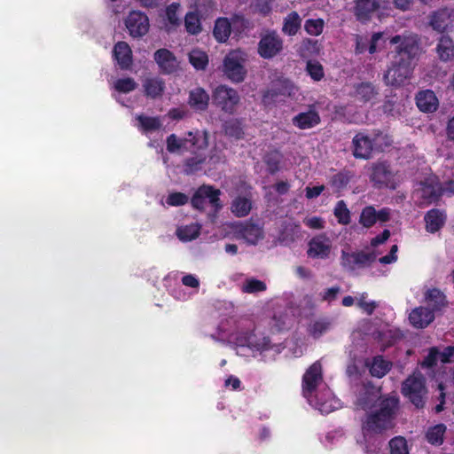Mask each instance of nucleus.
<instances>
[{
    "mask_svg": "<svg viewBox=\"0 0 454 454\" xmlns=\"http://www.w3.org/2000/svg\"><path fill=\"white\" fill-rule=\"evenodd\" d=\"M379 94L378 88L371 82H361L353 85V98L362 103H368Z\"/></svg>",
    "mask_w": 454,
    "mask_h": 454,
    "instance_id": "nucleus-22",
    "label": "nucleus"
},
{
    "mask_svg": "<svg viewBox=\"0 0 454 454\" xmlns=\"http://www.w3.org/2000/svg\"><path fill=\"white\" fill-rule=\"evenodd\" d=\"M392 143L391 137L380 130H374L372 136L361 131L352 139V154L356 159L369 160L374 152H384Z\"/></svg>",
    "mask_w": 454,
    "mask_h": 454,
    "instance_id": "nucleus-3",
    "label": "nucleus"
},
{
    "mask_svg": "<svg viewBox=\"0 0 454 454\" xmlns=\"http://www.w3.org/2000/svg\"><path fill=\"white\" fill-rule=\"evenodd\" d=\"M301 18L295 11L289 12L283 21L282 32L289 36L295 35L301 27Z\"/></svg>",
    "mask_w": 454,
    "mask_h": 454,
    "instance_id": "nucleus-32",
    "label": "nucleus"
},
{
    "mask_svg": "<svg viewBox=\"0 0 454 454\" xmlns=\"http://www.w3.org/2000/svg\"><path fill=\"white\" fill-rule=\"evenodd\" d=\"M185 31L192 35H197L202 31L200 17L198 12H188L184 17Z\"/></svg>",
    "mask_w": 454,
    "mask_h": 454,
    "instance_id": "nucleus-39",
    "label": "nucleus"
},
{
    "mask_svg": "<svg viewBox=\"0 0 454 454\" xmlns=\"http://www.w3.org/2000/svg\"><path fill=\"white\" fill-rule=\"evenodd\" d=\"M380 7V0H354L352 12L357 21L365 24L372 20Z\"/></svg>",
    "mask_w": 454,
    "mask_h": 454,
    "instance_id": "nucleus-17",
    "label": "nucleus"
},
{
    "mask_svg": "<svg viewBox=\"0 0 454 454\" xmlns=\"http://www.w3.org/2000/svg\"><path fill=\"white\" fill-rule=\"evenodd\" d=\"M153 59L159 66L161 73L169 74L176 70L177 61L172 51L161 48L154 52Z\"/></svg>",
    "mask_w": 454,
    "mask_h": 454,
    "instance_id": "nucleus-19",
    "label": "nucleus"
},
{
    "mask_svg": "<svg viewBox=\"0 0 454 454\" xmlns=\"http://www.w3.org/2000/svg\"><path fill=\"white\" fill-rule=\"evenodd\" d=\"M333 213L339 223L347 225L350 223V211L344 200H339L336 203Z\"/></svg>",
    "mask_w": 454,
    "mask_h": 454,
    "instance_id": "nucleus-48",
    "label": "nucleus"
},
{
    "mask_svg": "<svg viewBox=\"0 0 454 454\" xmlns=\"http://www.w3.org/2000/svg\"><path fill=\"white\" fill-rule=\"evenodd\" d=\"M370 180L378 189L395 188L394 174L387 161H377L372 165Z\"/></svg>",
    "mask_w": 454,
    "mask_h": 454,
    "instance_id": "nucleus-10",
    "label": "nucleus"
},
{
    "mask_svg": "<svg viewBox=\"0 0 454 454\" xmlns=\"http://www.w3.org/2000/svg\"><path fill=\"white\" fill-rule=\"evenodd\" d=\"M324 26L322 19H309L305 21L304 29L309 35L317 36L322 34Z\"/></svg>",
    "mask_w": 454,
    "mask_h": 454,
    "instance_id": "nucleus-51",
    "label": "nucleus"
},
{
    "mask_svg": "<svg viewBox=\"0 0 454 454\" xmlns=\"http://www.w3.org/2000/svg\"><path fill=\"white\" fill-rule=\"evenodd\" d=\"M424 220L427 231L435 233L443 227L446 216L440 209L433 208L426 213Z\"/></svg>",
    "mask_w": 454,
    "mask_h": 454,
    "instance_id": "nucleus-27",
    "label": "nucleus"
},
{
    "mask_svg": "<svg viewBox=\"0 0 454 454\" xmlns=\"http://www.w3.org/2000/svg\"><path fill=\"white\" fill-rule=\"evenodd\" d=\"M245 59L239 51L229 52L223 59V73L233 82H241L245 80L247 69L244 66Z\"/></svg>",
    "mask_w": 454,
    "mask_h": 454,
    "instance_id": "nucleus-8",
    "label": "nucleus"
},
{
    "mask_svg": "<svg viewBox=\"0 0 454 454\" xmlns=\"http://www.w3.org/2000/svg\"><path fill=\"white\" fill-rule=\"evenodd\" d=\"M231 33V23L228 18L221 17L216 19L213 29V35L218 43H225Z\"/></svg>",
    "mask_w": 454,
    "mask_h": 454,
    "instance_id": "nucleus-31",
    "label": "nucleus"
},
{
    "mask_svg": "<svg viewBox=\"0 0 454 454\" xmlns=\"http://www.w3.org/2000/svg\"><path fill=\"white\" fill-rule=\"evenodd\" d=\"M167 150L170 153L178 152H186V142L184 137H177L176 135L171 134L167 137L166 140Z\"/></svg>",
    "mask_w": 454,
    "mask_h": 454,
    "instance_id": "nucleus-45",
    "label": "nucleus"
},
{
    "mask_svg": "<svg viewBox=\"0 0 454 454\" xmlns=\"http://www.w3.org/2000/svg\"><path fill=\"white\" fill-rule=\"evenodd\" d=\"M430 26L439 33H443L451 24V12L448 8H442L430 15Z\"/></svg>",
    "mask_w": 454,
    "mask_h": 454,
    "instance_id": "nucleus-25",
    "label": "nucleus"
},
{
    "mask_svg": "<svg viewBox=\"0 0 454 454\" xmlns=\"http://www.w3.org/2000/svg\"><path fill=\"white\" fill-rule=\"evenodd\" d=\"M447 427L443 423H438L429 427L425 434V439L433 446H441L444 442Z\"/></svg>",
    "mask_w": 454,
    "mask_h": 454,
    "instance_id": "nucleus-29",
    "label": "nucleus"
},
{
    "mask_svg": "<svg viewBox=\"0 0 454 454\" xmlns=\"http://www.w3.org/2000/svg\"><path fill=\"white\" fill-rule=\"evenodd\" d=\"M182 284L185 286H189V287H192V288H198L200 286L199 279L192 274L184 276L182 278Z\"/></svg>",
    "mask_w": 454,
    "mask_h": 454,
    "instance_id": "nucleus-61",
    "label": "nucleus"
},
{
    "mask_svg": "<svg viewBox=\"0 0 454 454\" xmlns=\"http://www.w3.org/2000/svg\"><path fill=\"white\" fill-rule=\"evenodd\" d=\"M381 397L380 388L375 387L371 381H368L364 383L359 389L356 405L364 411L372 410L375 407L377 403H380Z\"/></svg>",
    "mask_w": 454,
    "mask_h": 454,
    "instance_id": "nucleus-13",
    "label": "nucleus"
},
{
    "mask_svg": "<svg viewBox=\"0 0 454 454\" xmlns=\"http://www.w3.org/2000/svg\"><path fill=\"white\" fill-rule=\"evenodd\" d=\"M250 345L260 352L272 351L273 355H278L285 348L282 343H272L269 337H262L250 342Z\"/></svg>",
    "mask_w": 454,
    "mask_h": 454,
    "instance_id": "nucleus-34",
    "label": "nucleus"
},
{
    "mask_svg": "<svg viewBox=\"0 0 454 454\" xmlns=\"http://www.w3.org/2000/svg\"><path fill=\"white\" fill-rule=\"evenodd\" d=\"M401 393L416 409H424L428 394L425 377L420 372L408 376L402 383Z\"/></svg>",
    "mask_w": 454,
    "mask_h": 454,
    "instance_id": "nucleus-4",
    "label": "nucleus"
},
{
    "mask_svg": "<svg viewBox=\"0 0 454 454\" xmlns=\"http://www.w3.org/2000/svg\"><path fill=\"white\" fill-rule=\"evenodd\" d=\"M390 237V231L385 229L380 234L375 236L371 239V246L373 247H378L380 244L386 242Z\"/></svg>",
    "mask_w": 454,
    "mask_h": 454,
    "instance_id": "nucleus-59",
    "label": "nucleus"
},
{
    "mask_svg": "<svg viewBox=\"0 0 454 454\" xmlns=\"http://www.w3.org/2000/svg\"><path fill=\"white\" fill-rule=\"evenodd\" d=\"M419 204L429 206L437 203L444 193L443 185L436 176L426 177L414 192Z\"/></svg>",
    "mask_w": 454,
    "mask_h": 454,
    "instance_id": "nucleus-6",
    "label": "nucleus"
},
{
    "mask_svg": "<svg viewBox=\"0 0 454 454\" xmlns=\"http://www.w3.org/2000/svg\"><path fill=\"white\" fill-rule=\"evenodd\" d=\"M425 301L432 307L431 310H441L448 303L445 294L438 288L428 289L425 293Z\"/></svg>",
    "mask_w": 454,
    "mask_h": 454,
    "instance_id": "nucleus-33",
    "label": "nucleus"
},
{
    "mask_svg": "<svg viewBox=\"0 0 454 454\" xmlns=\"http://www.w3.org/2000/svg\"><path fill=\"white\" fill-rule=\"evenodd\" d=\"M330 326L331 321L328 318H319L310 325L309 333L313 338L318 339L329 330Z\"/></svg>",
    "mask_w": 454,
    "mask_h": 454,
    "instance_id": "nucleus-46",
    "label": "nucleus"
},
{
    "mask_svg": "<svg viewBox=\"0 0 454 454\" xmlns=\"http://www.w3.org/2000/svg\"><path fill=\"white\" fill-rule=\"evenodd\" d=\"M307 254L312 259H327L332 249V241L325 234L313 237L308 244Z\"/></svg>",
    "mask_w": 454,
    "mask_h": 454,
    "instance_id": "nucleus-15",
    "label": "nucleus"
},
{
    "mask_svg": "<svg viewBox=\"0 0 454 454\" xmlns=\"http://www.w3.org/2000/svg\"><path fill=\"white\" fill-rule=\"evenodd\" d=\"M321 118L318 113L315 110L300 113L292 119L294 126L300 129H308L318 125Z\"/></svg>",
    "mask_w": 454,
    "mask_h": 454,
    "instance_id": "nucleus-26",
    "label": "nucleus"
},
{
    "mask_svg": "<svg viewBox=\"0 0 454 454\" xmlns=\"http://www.w3.org/2000/svg\"><path fill=\"white\" fill-rule=\"evenodd\" d=\"M377 255L374 252L364 251L348 253L341 251L340 264L343 268L355 270L356 268H364L375 262Z\"/></svg>",
    "mask_w": 454,
    "mask_h": 454,
    "instance_id": "nucleus-11",
    "label": "nucleus"
},
{
    "mask_svg": "<svg viewBox=\"0 0 454 454\" xmlns=\"http://www.w3.org/2000/svg\"><path fill=\"white\" fill-rule=\"evenodd\" d=\"M223 128L224 134L229 137H233L237 140L244 137L245 132L242 119H230L223 123Z\"/></svg>",
    "mask_w": 454,
    "mask_h": 454,
    "instance_id": "nucleus-36",
    "label": "nucleus"
},
{
    "mask_svg": "<svg viewBox=\"0 0 454 454\" xmlns=\"http://www.w3.org/2000/svg\"><path fill=\"white\" fill-rule=\"evenodd\" d=\"M210 97L201 87H197L189 92L188 105L195 112H205L208 108Z\"/></svg>",
    "mask_w": 454,
    "mask_h": 454,
    "instance_id": "nucleus-23",
    "label": "nucleus"
},
{
    "mask_svg": "<svg viewBox=\"0 0 454 454\" xmlns=\"http://www.w3.org/2000/svg\"><path fill=\"white\" fill-rule=\"evenodd\" d=\"M416 105L421 112L434 113L438 107V99L433 90H421L416 96Z\"/></svg>",
    "mask_w": 454,
    "mask_h": 454,
    "instance_id": "nucleus-24",
    "label": "nucleus"
},
{
    "mask_svg": "<svg viewBox=\"0 0 454 454\" xmlns=\"http://www.w3.org/2000/svg\"><path fill=\"white\" fill-rule=\"evenodd\" d=\"M240 234L248 244L255 245L263 238L262 229L256 223H246L239 230Z\"/></svg>",
    "mask_w": 454,
    "mask_h": 454,
    "instance_id": "nucleus-30",
    "label": "nucleus"
},
{
    "mask_svg": "<svg viewBox=\"0 0 454 454\" xmlns=\"http://www.w3.org/2000/svg\"><path fill=\"white\" fill-rule=\"evenodd\" d=\"M137 120L144 132L158 130L161 123L158 117H150L143 114L137 115Z\"/></svg>",
    "mask_w": 454,
    "mask_h": 454,
    "instance_id": "nucleus-47",
    "label": "nucleus"
},
{
    "mask_svg": "<svg viewBox=\"0 0 454 454\" xmlns=\"http://www.w3.org/2000/svg\"><path fill=\"white\" fill-rule=\"evenodd\" d=\"M184 139L187 147L186 152L196 153L208 146V132L207 130L189 131L185 134Z\"/></svg>",
    "mask_w": 454,
    "mask_h": 454,
    "instance_id": "nucleus-20",
    "label": "nucleus"
},
{
    "mask_svg": "<svg viewBox=\"0 0 454 454\" xmlns=\"http://www.w3.org/2000/svg\"><path fill=\"white\" fill-rule=\"evenodd\" d=\"M206 160L207 157L204 154H197L195 156L187 158L184 161V173L189 176L202 170Z\"/></svg>",
    "mask_w": 454,
    "mask_h": 454,
    "instance_id": "nucleus-40",
    "label": "nucleus"
},
{
    "mask_svg": "<svg viewBox=\"0 0 454 454\" xmlns=\"http://www.w3.org/2000/svg\"><path fill=\"white\" fill-rule=\"evenodd\" d=\"M200 226L197 223L179 227L176 230V236L182 241H191L199 237Z\"/></svg>",
    "mask_w": 454,
    "mask_h": 454,
    "instance_id": "nucleus-43",
    "label": "nucleus"
},
{
    "mask_svg": "<svg viewBox=\"0 0 454 454\" xmlns=\"http://www.w3.org/2000/svg\"><path fill=\"white\" fill-rule=\"evenodd\" d=\"M325 187V185H317L313 187H306L305 189V196L309 200H312L317 198L324 191Z\"/></svg>",
    "mask_w": 454,
    "mask_h": 454,
    "instance_id": "nucleus-58",
    "label": "nucleus"
},
{
    "mask_svg": "<svg viewBox=\"0 0 454 454\" xmlns=\"http://www.w3.org/2000/svg\"><path fill=\"white\" fill-rule=\"evenodd\" d=\"M306 70L316 82L321 81L325 75L323 66L318 61H308Z\"/></svg>",
    "mask_w": 454,
    "mask_h": 454,
    "instance_id": "nucleus-54",
    "label": "nucleus"
},
{
    "mask_svg": "<svg viewBox=\"0 0 454 454\" xmlns=\"http://www.w3.org/2000/svg\"><path fill=\"white\" fill-rule=\"evenodd\" d=\"M294 93V84L288 79H278L271 83L270 88L264 91L262 101L271 104L280 101V98L290 97Z\"/></svg>",
    "mask_w": 454,
    "mask_h": 454,
    "instance_id": "nucleus-12",
    "label": "nucleus"
},
{
    "mask_svg": "<svg viewBox=\"0 0 454 454\" xmlns=\"http://www.w3.org/2000/svg\"><path fill=\"white\" fill-rule=\"evenodd\" d=\"M442 363L450 362V357L454 356V346L446 347L440 354Z\"/></svg>",
    "mask_w": 454,
    "mask_h": 454,
    "instance_id": "nucleus-64",
    "label": "nucleus"
},
{
    "mask_svg": "<svg viewBox=\"0 0 454 454\" xmlns=\"http://www.w3.org/2000/svg\"><path fill=\"white\" fill-rule=\"evenodd\" d=\"M166 201L169 206L180 207L188 203L189 197L185 193L174 192L168 195Z\"/></svg>",
    "mask_w": 454,
    "mask_h": 454,
    "instance_id": "nucleus-56",
    "label": "nucleus"
},
{
    "mask_svg": "<svg viewBox=\"0 0 454 454\" xmlns=\"http://www.w3.org/2000/svg\"><path fill=\"white\" fill-rule=\"evenodd\" d=\"M351 178L352 174L350 171L342 170L332 176L330 184L334 188L335 192H340L348 186Z\"/></svg>",
    "mask_w": 454,
    "mask_h": 454,
    "instance_id": "nucleus-42",
    "label": "nucleus"
},
{
    "mask_svg": "<svg viewBox=\"0 0 454 454\" xmlns=\"http://www.w3.org/2000/svg\"><path fill=\"white\" fill-rule=\"evenodd\" d=\"M212 104L227 114H234L240 104L239 92L227 85H218L212 91Z\"/></svg>",
    "mask_w": 454,
    "mask_h": 454,
    "instance_id": "nucleus-5",
    "label": "nucleus"
},
{
    "mask_svg": "<svg viewBox=\"0 0 454 454\" xmlns=\"http://www.w3.org/2000/svg\"><path fill=\"white\" fill-rule=\"evenodd\" d=\"M266 288L267 286L263 281L256 278H249L245 282L242 291L247 294H254L263 292Z\"/></svg>",
    "mask_w": 454,
    "mask_h": 454,
    "instance_id": "nucleus-53",
    "label": "nucleus"
},
{
    "mask_svg": "<svg viewBox=\"0 0 454 454\" xmlns=\"http://www.w3.org/2000/svg\"><path fill=\"white\" fill-rule=\"evenodd\" d=\"M113 57L121 70H129L133 64L132 51L128 43L120 41L113 49Z\"/></svg>",
    "mask_w": 454,
    "mask_h": 454,
    "instance_id": "nucleus-18",
    "label": "nucleus"
},
{
    "mask_svg": "<svg viewBox=\"0 0 454 454\" xmlns=\"http://www.w3.org/2000/svg\"><path fill=\"white\" fill-rule=\"evenodd\" d=\"M282 159V153L277 149L269 151L263 155L262 160L270 175H275L280 170Z\"/></svg>",
    "mask_w": 454,
    "mask_h": 454,
    "instance_id": "nucleus-35",
    "label": "nucleus"
},
{
    "mask_svg": "<svg viewBox=\"0 0 454 454\" xmlns=\"http://www.w3.org/2000/svg\"><path fill=\"white\" fill-rule=\"evenodd\" d=\"M400 410V399L395 395L381 397L377 408L368 412L362 421L364 434H383L395 426V419Z\"/></svg>",
    "mask_w": 454,
    "mask_h": 454,
    "instance_id": "nucleus-2",
    "label": "nucleus"
},
{
    "mask_svg": "<svg viewBox=\"0 0 454 454\" xmlns=\"http://www.w3.org/2000/svg\"><path fill=\"white\" fill-rule=\"evenodd\" d=\"M143 86L145 96L151 98L160 97L165 89V83L163 80L160 78H147L144 82Z\"/></svg>",
    "mask_w": 454,
    "mask_h": 454,
    "instance_id": "nucleus-37",
    "label": "nucleus"
},
{
    "mask_svg": "<svg viewBox=\"0 0 454 454\" xmlns=\"http://www.w3.org/2000/svg\"><path fill=\"white\" fill-rule=\"evenodd\" d=\"M137 84L133 78H120L114 82V89L121 93H129L136 90Z\"/></svg>",
    "mask_w": 454,
    "mask_h": 454,
    "instance_id": "nucleus-52",
    "label": "nucleus"
},
{
    "mask_svg": "<svg viewBox=\"0 0 454 454\" xmlns=\"http://www.w3.org/2000/svg\"><path fill=\"white\" fill-rule=\"evenodd\" d=\"M390 454H408L407 442L403 436H395L389 441Z\"/></svg>",
    "mask_w": 454,
    "mask_h": 454,
    "instance_id": "nucleus-50",
    "label": "nucleus"
},
{
    "mask_svg": "<svg viewBox=\"0 0 454 454\" xmlns=\"http://www.w3.org/2000/svg\"><path fill=\"white\" fill-rule=\"evenodd\" d=\"M252 208V202L249 199L246 197H237L235 200H233L231 203V212L237 216V217H244L247 216Z\"/></svg>",
    "mask_w": 454,
    "mask_h": 454,
    "instance_id": "nucleus-41",
    "label": "nucleus"
},
{
    "mask_svg": "<svg viewBox=\"0 0 454 454\" xmlns=\"http://www.w3.org/2000/svg\"><path fill=\"white\" fill-rule=\"evenodd\" d=\"M383 34L381 32L373 33L368 47L370 54H373L377 51V43L382 38Z\"/></svg>",
    "mask_w": 454,
    "mask_h": 454,
    "instance_id": "nucleus-62",
    "label": "nucleus"
},
{
    "mask_svg": "<svg viewBox=\"0 0 454 454\" xmlns=\"http://www.w3.org/2000/svg\"><path fill=\"white\" fill-rule=\"evenodd\" d=\"M359 223L365 228H371L376 223V209L373 206H366L362 209Z\"/></svg>",
    "mask_w": 454,
    "mask_h": 454,
    "instance_id": "nucleus-49",
    "label": "nucleus"
},
{
    "mask_svg": "<svg viewBox=\"0 0 454 454\" xmlns=\"http://www.w3.org/2000/svg\"><path fill=\"white\" fill-rule=\"evenodd\" d=\"M283 50V40L277 31L269 30L262 35L259 43L257 52L264 59H270L279 54Z\"/></svg>",
    "mask_w": 454,
    "mask_h": 454,
    "instance_id": "nucleus-9",
    "label": "nucleus"
},
{
    "mask_svg": "<svg viewBox=\"0 0 454 454\" xmlns=\"http://www.w3.org/2000/svg\"><path fill=\"white\" fill-rule=\"evenodd\" d=\"M255 8L263 16L268 15L271 12V5L269 0H257Z\"/></svg>",
    "mask_w": 454,
    "mask_h": 454,
    "instance_id": "nucleus-60",
    "label": "nucleus"
},
{
    "mask_svg": "<svg viewBox=\"0 0 454 454\" xmlns=\"http://www.w3.org/2000/svg\"><path fill=\"white\" fill-rule=\"evenodd\" d=\"M340 292V287L338 286H332L326 289L325 292L321 293V300L324 301L332 302L336 300L339 293Z\"/></svg>",
    "mask_w": 454,
    "mask_h": 454,
    "instance_id": "nucleus-57",
    "label": "nucleus"
},
{
    "mask_svg": "<svg viewBox=\"0 0 454 454\" xmlns=\"http://www.w3.org/2000/svg\"><path fill=\"white\" fill-rule=\"evenodd\" d=\"M390 43L397 46L383 78L387 85L397 88L413 74L419 55V41L417 35H396L390 39Z\"/></svg>",
    "mask_w": 454,
    "mask_h": 454,
    "instance_id": "nucleus-1",
    "label": "nucleus"
},
{
    "mask_svg": "<svg viewBox=\"0 0 454 454\" xmlns=\"http://www.w3.org/2000/svg\"><path fill=\"white\" fill-rule=\"evenodd\" d=\"M391 366V363L385 360L382 356H377L373 357L369 372L372 376L380 379L390 371Z\"/></svg>",
    "mask_w": 454,
    "mask_h": 454,
    "instance_id": "nucleus-38",
    "label": "nucleus"
},
{
    "mask_svg": "<svg viewBox=\"0 0 454 454\" xmlns=\"http://www.w3.org/2000/svg\"><path fill=\"white\" fill-rule=\"evenodd\" d=\"M305 224L311 229L320 230L324 228V222L321 217L313 216L309 218Z\"/></svg>",
    "mask_w": 454,
    "mask_h": 454,
    "instance_id": "nucleus-63",
    "label": "nucleus"
},
{
    "mask_svg": "<svg viewBox=\"0 0 454 454\" xmlns=\"http://www.w3.org/2000/svg\"><path fill=\"white\" fill-rule=\"evenodd\" d=\"M409 320L413 327L423 329L434 320V313L429 308L419 306L411 310Z\"/></svg>",
    "mask_w": 454,
    "mask_h": 454,
    "instance_id": "nucleus-21",
    "label": "nucleus"
},
{
    "mask_svg": "<svg viewBox=\"0 0 454 454\" xmlns=\"http://www.w3.org/2000/svg\"><path fill=\"white\" fill-rule=\"evenodd\" d=\"M189 61L197 70H204L208 64V57L206 52L193 50L189 54Z\"/></svg>",
    "mask_w": 454,
    "mask_h": 454,
    "instance_id": "nucleus-44",
    "label": "nucleus"
},
{
    "mask_svg": "<svg viewBox=\"0 0 454 454\" xmlns=\"http://www.w3.org/2000/svg\"><path fill=\"white\" fill-rule=\"evenodd\" d=\"M179 7L180 4L178 3H172L166 8L167 20L174 27H176L181 24V20L177 15Z\"/></svg>",
    "mask_w": 454,
    "mask_h": 454,
    "instance_id": "nucleus-55",
    "label": "nucleus"
},
{
    "mask_svg": "<svg viewBox=\"0 0 454 454\" xmlns=\"http://www.w3.org/2000/svg\"><path fill=\"white\" fill-rule=\"evenodd\" d=\"M323 380L322 364L319 361L313 363L302 376V391L304 395H311Z\"/></svg>",
    "mask_w": 454,
    "mask_h": 454,
    "instance_id": "nucleus-16",
    "label": "nucleus"
},
{
    "mask_svg": "<svg viewBox=\"0 0 454 454\" xmlns=\"http://www.w3.org/2000/svg\"><path fill=\"white\" fill-rule=\"evenodd\" d=\"M436 52L439 59L442 62L454 59V42L450 35H441L436 45Z\"/></svg>",
    "mask_w": 454,
    "mask_h": 454,
    "instance_id": "nucleus-28",
    "label": "nucleus"
},
{
    "mask_svg": "<svg viewBox=\"0 0 454 454\" xmlns=\"http://www.w3.org/2000/svg\"><path fill=\"white\" fill-rule=\"evenodd\" d=\"M221 191L213 185L202 184L193 193L191 198V205L194 209L203 211L207 201L214 207L215 211L222 208L220 200Z\"/></svg>",
    "mask_w": 454,
    "mask_h": 454,
    "instance_id": "nucleus-7",
    "label": "nucleus"
},
{
    "mask_svg": "<svg viewBox=\"0 0 454 454\" xmlns=\"http://www.w3.org/2000/svg\"><path fill=\"white\" fill-rule=\"evenodd\" d=\"M125 26L134 38L145 35L149 30V19L140 11H132L125 20Z\"/></svg>",
    "mask_w": 454,
    "mask_h": 454,
    "instance_id": "nucleus-14",
    "label": "nucleus"
}]
</instances>
